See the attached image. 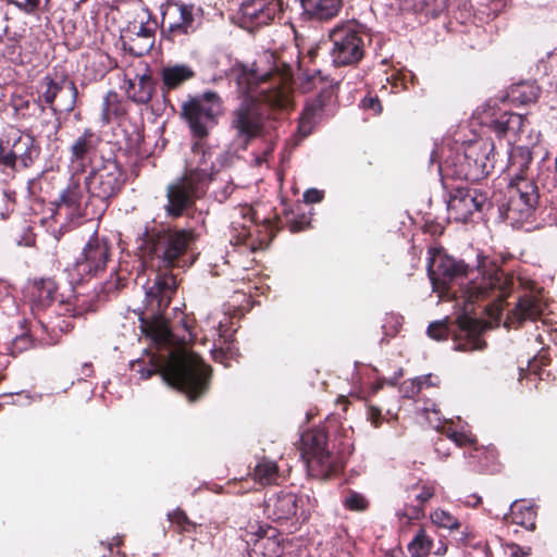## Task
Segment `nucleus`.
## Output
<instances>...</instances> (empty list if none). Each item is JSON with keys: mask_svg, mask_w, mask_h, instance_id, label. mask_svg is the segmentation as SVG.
<instances>
[{"mask_svg": "<svg viewBox=\"0 0 557 557\" xmlns=\"http://www.w3.org/2000/svg\"><path fill=\"white\" fill-rule=\"evenodd\" d=\"M137 366L140 379L148 380L160 373L170 386L185 394L189 401L199 399L209 388L211 369L200 356L191 351H172L165 361L151 367L137 361Z\"/></svg>", "mask_w": 557, "mask_h": 557, "instance_id": "20e7f679", "label": "nucleus"}, {"mask_svg": "<svg viewBox=\"0 0 557 557\" xmlns=\"http://www.w3.org/2000/svg\"><path fill=\"white\" fill-rule=\"evenodd\" d=\"M523 158H525V162H530L531 161V156L530 153H527Z\"/></svg>", "mask_w": 557, "mask_h": 557, "instance_id": "69168bd1", "label": "nucleus"}, {"mask_svg": "<svg viewBox=\"0 0 557 557\" xmlns=\"http://www.w3.org/2000/svg\"><path fill=\"white\" fill-rule=\"evenodd\" d=\"M302 16L307 21L329 22L343 8V0H300Z\"/></svg>", "mask_w": 557, "mask_h": 557, "instance_id": "bb28decb", "label": "nucleus"}, {"mask_svg": "<svg viewBox=\"0 0 557 557\" xmlns=\"http://www.w3.org/2000/svg\"><path fill=\"white\" fill-rule=\"evenodd\" d=\"M222 100L215 91L190 98L182 106V114L189 125L195 137L198 138L191 146L194 158H198L197 165L187 168L183 175L166 186L165 212L169 218H181L188 209L195 207L196 201L202 199L213 180V163L209 162L210 153L206 150L202 139L209 135V129L216 124Z\"/></svg>", "mask_w": 557, "mask_h": 557, "instance_id": "f03ea898", "label": "nucleus"}, {"mask_svg": "<svg viewBox=\"0 0 557 557\" xmlns=\"http://www.w3.org/2000/svg\"><path fill=\"white\" fill-rule=\"evenodd\" d=\"M442 434L456 443L459 447L472 446L475 443V438L471 435L456 430L453 423H446L442 426Z\"/></svg>", "mask_w": 557, "mask_h": 557, "instance_id": "79ce46f5", "label": "nucleus"}, {"mask_svg": "<svg viewBox=\"0 0 557 557\" xmlns=\"http://www.w3.org/2000/svg\"><path fill=\"white\" fill-rule=\"evenodd\" d=\"M457 325L458 331L453 336L455 350L468 352L483 350L486 347V342L482 338L486 325L482 321L468 315H460L457 319Z\"/></svg>", "mask_w": 557, "mask_h": 557, "instance_id": "412c9836", "label": "nucleus"}, {"mask_svg": "<svg viewBox=\"0 0 557 557\" xmlns=\"http://www.w3.org/2000/svg\"><path fill=\"white\" fill-rule=\"evenodd\" d=\"M161 37L172 44H182L194 35L200 20L196 15V7L182 0H168L161 4Z\"/></svg>", "mask_w": 557, "mask_h": 557, "instance_id": "9d476101", "label": "nucleus"}, {"mask_svg": "<svg viewBox=\"0 0 557 557\" xmlns=\"http://www.w3.org/2000/svg\"><path fill=\"white\" fill-rule=\"evenodd\" d=\"M343 505L350 511H364L369 508L370 503L361 493L349 490L343 500Z\"/></svg>", "mask_w": 557, "mask_h": 557, "instance_id": "c03bdc74", "label": "nucleus"}, {"mask_svg": "<svg viewBox=\"0 0 557 557\" xmlns=\"http://www.w3.org/2000/svg\"><path fill=\"white\" fill-rule=\"evenodd\" d=\"M197 235L193 228L170 226L145 227L136 240L135 255L143 267L153 268L157 262L158 271L152 285L146 293L147 309L150 318H140L141 330L159 345L169 344L172 333L163 318L177 289L176 276L171 272L174 268L184 265V258L195 244Z\"/></svg>", "mask_w": 557, "mask_h": 557, "instance_id": "f257e3e1", "label": "nucleus"}, {"mask_svg": "<svg viewBox=\"0 0 557 557\" xmlns=\"http://www.w3.org/2000/svg\"><path fill=\"white\" fill-rule=\"evenodd\" d=\"M246 543L248 557H281L283 553L276 529H260L259 532L251 534Z\"/></svg>", "mask_w": 557, "mask_h": 557, "instance_id": "a878e982", "label": "nucleus"}, {"mask_svg": "<svg viewBox=\"0 0 557 557\" xmlns=\"http://www.w3.org/2000/svg\"><path fill=\"white\" fill-rule=\"evenodd\" d=\"M126 114V108L119 94L110 90L103 98L101 107V121L103 124H110L113 120Z\"/></svg>", "mask_w": 557, "mask_h": 557, "instance_id": "c9c22d12", "label": "nucleus"}, {"mask_svg": "<svg viewBox=\"0 0 557 557\" xmlns=\"http://www.w3.org/2000/svg\"><path fill=\"white\" fill-rule=\"evenodd\" d=\"M323 198L324 193L315 188H310L304 193V201L307 205L320 202Z\"/></svg>", "mask_w": 557, "mask_h": 557, "instance_id": "864d4df0", "label": "nucleus"}, {"mask_svg": "<svg viewBox=\"0 0 557 557\" xmlns=\"http://www.w3.org/2000/svg\"><path fill=\"white\" fill-rule=\"evenodd\" d=\"M32 310L38 314L51 308L54 304H63L59 293V284L53 277H35L29 285Z\"/></svg>", "mask_w": 557, "mask_h": 557, "instance_id": "5701e85b", "label": "nucleus"}, {"mask_svg": "<svg viewBox=\"0 0 557 557\" xmlns=\"http://www.w3.org/2000/svg\"><path fill=\"white\" fill-rule=\"evenodd\" d=\"M283 12V0H247L240 5L242 25L256 28L269 25Z\"/></svg>", "mask_w": 557, "mask_h": 557, "instance_id": "aec40b11", "label": "nucleus"}, {"mask_svg": "<svg viewBox=\"0 0 557 557\" xmlns=\"http://www.w3.org/2000/svg\"><path fill=\"white\" fill-rule=\"evenodd\" d=\"M125 91L127 98L138 104H146L156 91V82L150 73L136 75V78L125 82Z\"/></svg>", "mask_w": 557, "mask_h": 557, "instance_id": "c85d7f7f", "label": "nucleus"}, {"mask_svg": "<svg viewBox=\"0 0 557 557\" xmlns=\"http://www.w3.org/2000/svg\"><path fill=\"white\" fill-rule=\"evenodd\" d=\"M81 175L75 172H71L69 183L64 189H62L58 200L55 201L57 211L61 213L64 211L67 218H77L83 215V200L85 197L82 186Z\"/></svg>", "mask_w": 557, "mask_h": 557, "instance_id": "b1692460", "label": "nucleus"}, {"mask_svg": "<svg viewBox=\"0 0 557 557\" xmlns=\"http://www.w3.org/2000/svg\"><path fill=\"white\" fill-rule=\"evenodd\" d=\"M540 202L537 185L517 176L507 188V199L498 207L499 218L515 228L532 223Z\"/></svg>", "mask_w": 557, "mask_h": 557, "instance_id": "6e6552de", "label": "nucleus"}, {"mask_svg": "<svg viewBox=\"0 0 557 557\" xmlns=\"http://www.w3.org/2000/svg\"><path fill=\"white\" fill-rule=\"evenodd\" d=\"M253 479L261 485L278 484L283 479L276 462L263 458L253 468Z\"/></svg>", "mask_w": 557, "mask_h": 557, "instance_id": "e433bc0d", "label": "nucleus"}, {"mask_svg": "<svg viewBox=\"0 0 557 557\" xmlns=\"http://www.w3.org/2000/svg\"><path fill=\"white\" fill-rule=\"evenodd\" d=\"M59 327V330L61 332H63L64 330H67L69 326H70V323H67L65 320H62L60 323H58L57 325Z\"/></svg>", "mask_w": 557, "mask_h": 557, "instance_id": "052dcab7", "label": "nucleus"}, {"mask_svg": "<svg viewBox=\"0 0 557 557\" xmlns=\"http://www.w3.org/2000/svg\"><path fill=\"white\" fill-rule=\"evenodd\" d=\"M426 333L435 341H445L449 337L450 329L446 321H435L428 326Z\"/></svg>", "mask_w": 557, "mask_h": 557, "instance_id": "de8ad7c7", "label": "nucleus"}, {"mask_svg": "<svg viewBox=\"0 0 557 557\" xmlns=\"http://www.w3.org/2000/svg\"><path fill=\"white\" fill-rule=\"evenodd\" d=\"M456 533L455 541L465 546V545H472V542L475 540V534L466 527L463 530L458 529L457 531H454Z\"/></svg>", "mask_w": 557, "mask_h": 557, "instance_id": "3c124183", "label": "nucleus"}, {"mask_svg": "<svg viewBox=\"0 0 557 557\" xmlns=\"http://www.w3.org/2000/svg\"><path fill=\"white\" fill-rule=\"evenodd\" d=\"M67 87L72 92V102L67 108L69 111H72L75 107L78 90L76 84L69 78L65 73L62 74H47L41 78L38 85V101H41L44 106L51 110V116L57 114V108L54 107V101L60 94V91Z\"/></svg>", "mask_w": 557, "mask_h": 557, "instance_id": "4be33fe9", "label": "nucleus"}, {"mask_svg": "<svg viewBox=\"0 0 557 557\" xmlns=\"http://www.w3.org/2000/svg\"><path fill=\"white\" fill-rule=\"evenodd\" d=\"M485 125L498 138H506L509 144L516 143L527 126V119L520 113L499 112Z\"/></svg>", "mask_w": 557, "mask_h": 557, "instance_id": "393cba45", "label": "nucleus"}, {"mask_svg": "<svg viewBox=\"0 0 557 557\" xmlns=\"http://www.w3.org/2000/svg\"><path fill=\"white\" fill-rule=\"evenodd\" d=\"M447 552V545L441 544V546L435 550V555H445Z\"/></svg>", "mask_w": 557, "mask_h": 557, "instance_id": "bf43d9fd", "label": "nucleus"}, {"mask_svg": "<svg viewBox=\"0 0 557 557\" xmlns=\"http://www.w3.org/2000/svg\"><path fill=\"white\" fill-rule=\"evenodd\" d=\"M264 515L275 522L288 521L304 515V497L290 491L281 490L264 499Z\"/></svg>", "mask_w": 557, "mask_h": 557, "instance_id": "a211bd4d", "label": "nucleus"}, {"mask_svg": "<svg viewBox=\"0 0 557 557\" xmlns=\"http://www.w3.org/2000/svg\"><path fill=\"white\" fill-rule=\"evenodd\" d=\"M35 342L32 337V334L25 331L21 335H16L11 342V345L9 347L10 355L16 357L23 354L24 351L33 348Z\"/></svg>", "mask_w": 557, "mask_h": 557, "instance_id": "a18cd8bd", "label": "nucleus"}, {"mask_svg": "<svg viewBox=\"0 0 557 557\" xmlns=\"http://www.w3.org/2000/svg\"><path fill=\"white\" fill-rule=\"evenodd\" d=\"M273 151V145H270L262 153V158H258L257 159V162L259 164H261L262 161H267L268 157L272 153Z\"/></svg>", "mask_w": 557, "mask_h": 557, "instance_id": "13d9d810", "label": "nucleus"}, {"mask_svg": "<svg viewBox=\"0 0 557 557\" xmlns=\"http://www.w3.org/2000/svg\"><path fill=\"white\" fill-rule=\"evenodd\" d=\"M550 362L546 352H540L537 356H534L532 359L528 361L527 368H519L520 370V380H523L528 375H540L541 369L544 366H547Z\"/></svg>", "mask_w": 557, "mask_h": 557, "instance_id": "37998d69", "label": "nucleus"}, {"mask_svg": "<svg viewBox=\"0 0 557 557\" xmlns=\"http://www.w3.org/2000/svg\"><path fill=\"white\" fill-rule=\"evenodd\" d=\"M240 219L243 221L234 220L231 223V244L244 245L251 251L262 249L264 246L269 245L274 236L272 232V223L270 221H267V223L263 224V228L267 232L265 236L259 238L252 233V228L258 230L259 225L253 223V212L250 207L246 206L240 209Z\"/></svg>", "mask_w": 557, "mask_h": 557, "instance_id": "dca6fc26", "label": "nucleus"}, {"mask_svg": "<svg viewBox=\"0 0 557 557\" xmlns=\"http://www.w3.org/2000/svg\"><path fill=\"white\" fill-rule=\"evenodd\" d=\"M12 106L17 116L24 120L47 114V107L38 99L29 100L24 97H16L13 99Z\"/></svg>", "mask_w": 557, "mask_h": 557, "instance_id": "4c0bfd02", "label": "nucleus"}, {"mask_svg": "<svg viewBox=\"0 0 557 557\" xmlns=\"http://www.w3.org/2000/svg\"><path fill=\"white\" fill-rule=\"evenodd\" d=\"M368 418L375 428L380 426L383 420L381 409L374 406H369Z\"/></svg>", "mask_w": 557, "mask_h": 557, "instance_id": "6e6d98bb", "label": "nucleus"}, {"mask_svg": "<svg viewBox=\"0 0 557 557\" xmlns=\"http://www.w3.org/2000/svg\"><path fill=\"white\" fill-rule=\"evenodd\" d=\"M3 409V404L0 403V411Z\"/></svg>", "mask_w": 557, "mask_h": 557, "instance_id": "774afa93", "label": "nucleus"}, {"mask_svg": "<svg viewBox=\"0 0 557 557\" xmlns=\"http://www.w3.org/2000/svg\"><path fill=\"white\" fill-rule=\"evenodd\" d=\"M338 403L344 404L345 405L344 410H346L347 409V405H348L349 401H348L347 397L341 396L338 398Z\"/></svg>", "mask_w": 557, "mask_h": 557, "instance_id": "680f3d73", "label": "nucleus"}, {"mask_svg": "<svg viewBox=\"0 0 557 557\" xmlns=\"http://www.w3.org/2000/svg\"><path fill=\"white\" fill-rule=\"evenodd\" d=\"M541 95V88L535 82L522 81L511 85L507 91V99L513 106H529L535 103Z\"/></svg>", "mask_w": 557, "mask_h": 557, "instance_id": "7c9ffc66", "label": "nucleus"}, {"mask_svg": "<svg viewBox=\"0 0 557 557\" xmlns=\"http://www.w3.org/2000/svg\"><path fill=\"white\" fill-rule=\"evenodd\" d=\"M42 0H9L10 3L25 12L26 14H35L40 9ZM49 2L50 0H45Z\"/></svg>", "mask_w": 557, "mask_h": 557, "instance_id": "09e8293b", "label": "nucleus"}, {"mask_svg": "<svg viewBox=\"0 0 557 557\" xmlns=\"http://www.w3.org/2000/svg\"><path fill=\"white\" fill-rule=\"evenodd\" d=\"M315 54H317L315 51H313V50L309 51L310 59H313L315 57Z\"/></svg>", "mask_w": 557, "mask_h": 557, "instance_id": "0e129e2a", "label": "nucleus"}, {"mask_svg": "<svg viewBox=\"0 0 557 557\" xmlns=\"http://www.w3.org/2000/svg\"><path fill=\"white\" fill-rule=\"evenodd\" d=\"M8 34H9V26H8V25H5V26L3 27V29H2V32L0 33V37H1V36H4V35H8Z\"/></svg>", "mask_w": 557, "mask_h": 557, "instance_id": "e2e57ef3", "label": "nucleus"}, {"mask_svg": "<svg viewBox=\"0 0 557 557\" xmlns=\"http://www.w3.org/2000/svg\"><path fill=\"white\" fill-rule=\"evenodd\" d=\"M428 273L435 290L449 293L453 286L458 284L461 287V296L470 304L490 297L502 282L500 274L496 272L488 277H482L480 283L471 280L463 286V280L469 275V265L462 260H456L441 252L434 253L431 258Z\"/></svg>", "mask_w": 557, "mask_h": 557, "instance_id": "39448f33", "label": "nucleus"}, {"mask_svg": "<svg viewBox=\"0 0 557 557\" xmlns=\"http://www.w3.org/2000/svg\"><path fill=\"white\" fill-rule=\"evenodd\" d=\"M432 541L428 536L424 529L420 528L411 542L408 544V553L410 557H425L429 555Z\"/></svg>", "mask_w": 557, "mask_h": 557, "instance_id": "ea45409f", "label": "nucleus"}, {"mask_svg": "<svg viewBox=\"0 0 557 557\" xmlns=\"http://www.w3.org/2000/svg\"><path fill=\"white\" fill-rule=\"evenodd\" d=\"M332 97L333 91L331 89H324L314 98L306 101L298 125V132L301 133L302 136H308L311 133L315 119L331 101Z\"/></svg>", "mask_w": 557, "mask_h": 557, "instance_id": "cd10ccee", "label": "nucleus"}, {"mask_svg": "<svg viewBox=\"0 0 557 557\" xmlns=\"http://www.w3.org/2000/svg\"><path fill=\"white\" fill-rule=\"evenodd\" d=\"M101 143L102 138L97 132L90 127L84 128L67 147L71 172L84 174L92 164Z\"/></svg>", "mask_w": 557, "mask_h": 557, "instance_id": "f3484780", "label": "nucleus"}, {"mask_svg": "<svg viewBox=\"0 0 557 557\" xmlns=\"http://www.w3.org/2000/svg\"><path fill=\"white\" fill-rule=\"evenodd\" d=\"M431 520L435 525L448 529L450 531H457L458 529L461 528L459 519L455 517L453 513H450L448 510L442 508H436L431 513Z\"/></svg>", "mask_w": 557, "mask_h": 557, "instance_id": "a19ab883", "label": "nucleus"}, {"mask_svg": "<svg viewBox=\"0 0 557 557\" xmlns=\"http://www.w3.org/2000/svg\"><path fill=\"white\" fill-rule=\"evenodd\" d=\"M493 139L479 137L463 143L461 149L450 151L440 164L443 178L479 182L494 169Z\"/></svg>", "mask_w": 557, "mask_h": 557, "instance_id": "423d86ee", "label": "nucleus"}, {"mask_svg": "<svg viewBox=\"0 0 557 557\" xmlns=\"http://www.w3.org/2000/svg\"><path fill=\"white\" fill-rule=\"evenodd\" d=\"M112 255L111 242L104 236H99L96 231L76 258L74 271L81 280L97 277L106 272L112 261Z\"/></svg>", "mask_w": 557, "mask_h": 557, "instance_id": "ddd939ff", "label": "nucleus"}, {"mask_svg": "<svg viewBox=\"0 0 557 557\" xmlns=\"http://www.w3.org/2000/svg\"><path fill=\"white\" fill-rule=\"evenodd\" d=\"M235 82L239 106L232 112L231 127L240 148L246 150L251 141L265 134L267 113L264 106L272 109H287L292 102L290 90L280 75L277 82L263 87L271 78V72H260L257 63L245 64L236 60L227 71Z\"/></svg>", "mask_w": 557, "mask_h": 557, "instance_id": "7ed1b4c3", "label": "nucleus"}, {"mask_svg": "<svg viewBox=\"0 0 557 557\" xmlns=\"http://www.w3.org/2000/svg\"><path fill=\"white\" fill-rule=\"evenodd\" d=\"M3 195H4V197L10 198L11 193H10V191L4 190V191H3Z\"/></svg>", "mask_w": 557, "mask_h": 557, "instance_id": "338daca9", "label": "nucleus"}, {"mask_svg": "<svg viewBox=\"0 0 557 557\" xmlns=\"http://www.w3.org/2000/svg\"><path fill=\"white\" fill-rule=\"evenodd\" d=\"M168 519L171 523V528L178 534L182 535H193L197 533V529L201 527V524H197L191 521L187 516L186 511L182 508H176L168 513Z\"/></svg>", "mask_w": 557, "mask_h": 557, "instance_id": "58836bf2", "label": "nucleus"}, {"mask_svg": "<svg viewBox=\"0 0 557 557\" xmlns=\"http://www.w3.org/2000/svg\"><path fill=\"white\" fill-rule=\"evenodd\" d=\"M300 456L309 475L318 480L336 476L346 463L343 456L335 455L327 448V433L324 429H312L301 434Z\"/></svg>", "mask_w": 557, "mask_h": 557, "instance_id": "0eeeda50", "label": "nucleus"}, {"mask_svg": "<svg viewBox=\"0 0 557 557\" xmlns=\"http://www.w3.org/2000/svg\"><path fill=\"white\" fill-rule=\"evenodd\" d=\"M38 325L42 330V332L47 333L49 335V338H41L40 341L45 342L46 344L53 345L59 342V336L54 331V326H52V333L53 335L49 334V323H45L41 320L38 321Z\"/></svg>", "mask_w": 557, "mask_h": 557, "instance_id": "5fc2aeb1", "label": "nucleus"}, {"mask_svg": "<svg viewBox=\"0 0 557 557\" xmlns=\"http://www.w3.org/2000/svg\"><path fill=\"white\" fill-rule=\"evenodd\" d=\"M47 115L48 113L46 115H41L38 125H33L30 128L38 129L39 134H44L50 138L51 136H55L59 133L61 123L58 117L47 119Z\"/></svg>", "mask_w": 557, "mask_h": 557, "instance_id": "49530a36", "label": "nucleus"}, {"mask_svg": "<svg viewBox=\"0 0 557 557\" xmlns=\"http://www.w3.org/2000/svg\"><path fill=\"white\" fill-rule=\"evenodd\" d=\"M435 483L419 480L406 488V502L403 509L396 512L400 522L409 523L424 517L425 505L435 496Z\"/></svg>", "mask_w": 557, "mask_h": 557, "instance_id": "6ab92c4d", "label": "nucleus"}, {"mask_svg": "<svg viewBox=\"0 0 557 557\" xmlns=\"http://www.w3.org/2000/svg\"><path fill=\"white\" fill-rule=\"evenodd\" d=\"M40 148L30 134L18 131L0 138V171L21 172L30 168L39 157Z\"/></svg>", "mask_w": 557, "mask_h": 557, "instance_id": "9b49d317", "label": "nucleus"}, {"mask_svg": "<svg viewBox=\"0 0 557 557\" xmlns=\"http://www.w3.org/2000/svg\"><path fill=\"white\" fill-rule=\"evenodd\" d=\"M490 205L486 191L470 187H458L450 193L447 208L451 219L467 223L474 212H482Z\"/></svg>", "mask_w": 557, "mask_h": 557, "instance_id": "2eb2a0df", "label": "nucleus"}, {"mask_svg": "<svg viewBox=\"0 0 557 557\" xmlns=\"http://www.w3.org/2000/svg\"><path fill=\"white\" fill-rule=\"evenodd\" d=\"M466 547H470L476 553V556L473 557H492L491 548L487 544V542L478 539L475 536V540L472 542V545H465Z\"/></svg>", "mask_w": 557, "mask_h": 557, "instance_id": "8fccbe9b", "label": "nucleus"}, {"mask_svg": "<svg viewBox=\"0 0 557 557\" xmlns=\"http://www.w3.org/2000/svg\"><path fill=\"white\" fill-rule=\"evenodd\" d=\"M158 26L156 17L150 12L137 14L122 30L123 49L134 57L148 54L154 46Z\"/></svg>", "mask_w": 557, "mask_h": 557, "instance_id": "4468645a", "label": "nucleus"}, {"mask_svg": "<svg viewBox=\"0 0 557 557\" xmlns=\"http://www.w3.org/2000/svg\"><path fill=\"white\" fill-rule=\"evenodd\" d=\"M498 451L494 446H474L469 453V465L479 473L493 471L497 465Z\"/></svg>", "mask_w": 557, "mask_h": 557, "instance_id": "2f4dec72", "label": "nucleus"}, {"mask_svg": "<svg viewBox=\"0 0 557 557\" xmlns=\"http://www.w3.org/2000/svg\"><path fill=\"white\" fill-rule=\"evenodd\" d=\"M543 306L539 298L530 295H524L519 298L515 309L508 317L510 323L517 322L521 324L523 321H535L542 315Z\"/></svg>", "mask_w": 557, "mask_h": 557, "instance_id": "c756f323", "label": "nucleus"}, {"mask_svg": "<svg viewBox=\"0 0 557 557\" xmlns=\"http://www.w3.org/2000/svg\"><path fill=\"white\" fill-rule=\"evenodd\" d=\"M195 75V71L187 64H175L161 71L162 83L166 90L178 88L184 83L194 78Z\"/></svg>", "mask_w": 557, "mask_h": 557, "instance_id": "473e14b6", "label": "nucleus"}, {"mask_svg": "<svg viewBox=\"0 0 557 557\" xmlns=\"http://www.w3.org/2000/svg\"><path fill=\"white\" fill-rule=\"evenodd\" d=\"M312 212H305L301 205H297L290 211L284 210V216L278 219L281 227H286L290 233L304 232L311 227Z\"/></svg>", "mask_w": 557, "mask_h": 557, "instance_id": "72a5a7b5", "label": "nucleus"}, {"mask_svg": "<svg viewBox=\"0 0 557 557\" xmlns=\"http://www.w3.org/2000/svg\"><path fill=\"white\" fill-rule=\"evenodd\" d=\"M126 182L125 173L116 160L108 159L92 169L84 180L85 189L91 198L103 202L116 197Z\"/></svg>", "mask_w": 557, "mask_h": 557, "instance_id": "f8f14e48", "label": "nucleus"}, {"mask_svg": "<svg viewBox=\"0 0 557 557\" xmlns=\"http://www.w3.org/2000/svg\"><path fill=\"white\" fill-rule=\"evenodd\" d=\"M509 549H510V554H509L510 557H525L528 555V553L521 546H519L517 544H511L509 546Z\"/></svg>", "mask_w": 557, "mask_h": 557, "instance_id": "4d7b16f0", "label": "nucleus"}, {"mask_svg": "<svg viewBox=\"0 0 557 557\" xmlns=\"http://www.w3.org/2000/svg\"><path fill=\"white\" fill-rule=\"evenodd\" d=\"M510 516L515 524L521 525L530 531L535 530L537 511L534 505L525 500L516 502L511 507Z\"/></svg>", "mask_w": 557, "mask_h": 557, "instance_id": "f704fd0d", "label": "nucleus"}, {"mask_svg": "<svg viewBox=\"0 0 557 557\" xmlns=\"http://www.w3.org/2000/svg\"><path fill=\"white\" fill-rule=\"evenodd\" d=\"M361 106L364 110H371L374 114H379L382 112V103L377 96H366Z\"/></svg>", "mask_w": 557, "mask_h": 557, "instance_id": "603ef678", "label": "nucleus"}, {"mask_svg": "<svg viewBox=\"0 0 557 557\" xmlns=\"http://www.w3.org/2000/svg\"><path fill=\"white\" fill-rule=\"evenodd\" d=\"M362 36H370V29L355 18L342 21L330 30L331 57L335 66L356 65L363 59Z\"/></svg>", "mask_w": 557, "mask_h": 557, "instance_id": "1a4fd4ad", "label": "nucleus"}]
</instances>
